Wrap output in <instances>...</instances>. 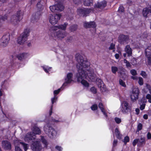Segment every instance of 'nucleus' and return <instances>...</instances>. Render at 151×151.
<instances>
[{
    "label": "nucleus",
    "mask_w": 151,
    "mask_h": 151,
    "mask_svg": "<svg viewBox=\"0 0 151 151\" xmlns=\"http://www.w3.org/2000/svg\"><path fill=\"white\" fill-rule=\"evenodd\" d=\"M115 57L116 59H118L119 57V54L116 53L115 55Z\"/></svg>",
    "instance_id": "nucleus-56"
},
{
    "label": "nucleus",
    "mask_w": 151,
    "mask_h": 151,
    "mask_svg": "<svg viewBox=\"0 0 151 151\" xmlns=\"http://www.w3.org/2000/svg\"><path fill=\"white\" fill-rule=\"evenodd\" d=\"M149 11L147 8H145L143 9L142 11L143 16L145 17H147V14L149 13Z\"/></svg>",
    "instance_id": "nucleus-27"
},
{
    "label": "nucleus",
    "mask_w": 151,
    "mask_h": 151,
    "mask_svg": "<svg viewBox=\"0 0 151 151\" xmlns=\"http://www.w3.org/2000/svg\"><path fill=\"white\" fill-rule=\"evenodd\" d=\"M121 110L123 113H125L130 109L131 107L126 101H124L121 104Z\"/></svg>",
    "instance_id": "nucleus-14"
},
{
    "label": "nucleus",
    "mask_w": 151,
    "mask_h": 151,
    "mask_svg": "<svg viewBox=\"0 0 151 151\" xmlns=\"http://www.w3.org/2000/svg\"><path fill=\"white\" fill-rule=\"evenodd\" d=\"M135 111H136V112L137 113V114H138L139 113V109H136L135 110Z\"/></svg>",
    "instance_id": "nucleus-59"
},
{
    "label": "nucleus",
    "mask_w": 151,
    "mask_h": 151,
    "mask_svg": "<svg viewBox=\"0 0 151 151\" xmlns=\"http://www.w3.org/2000/svg\"><path fill=\"white\" fill-rule=\"evenodd\" d=\"M147 102V100L145 98L143 97L142 98V99L141 100L140 103H145V104Z\"/></svg>",
    "instance_id": "nucleus-46"
},
{
    "label": "nucleus",
    "mask_w": 151,
    "mask_h": 151,
    "mask_svg": "<svg viewBox=\"0 0 151 151\" xmlns=\"http://www.w3.org/2000/svg\"><path fill=\"white\" fill-rule=\"evenodd\" d=\"M146 56L148 59V63L151 64V46H148L145 50Z\"/></svg>",
    "instance_id": "nucleus-18"
},
{
    "label": "nucleus",
    "mask_w": 151,
    "mask_h": 151,
    "mask_svg": "<svg viewBox=\"0 0 151 151\" xmlns=\"http://www.w3.org/2000/svg\"><path fill=\"white\" fill-rule=\"evenodd\" d=\"M118 142V141L114 139L113 141V147H115L116 146Z\"/></svg>",
    "instance_id": "nucleus-51"
},
{
    "label": "nucleus",
    "mask_w": 151,
    "mask_h": 151,
    "mask_svg": "<svg viewBox=\"0 0 151 151\" xmlns=\"http://www.w3.org/2000/svg\"><path fill=\"white\" fill-rule=\"evenodd\" d=\"M118 11L120 13L123 12L124 11V7L122 6H120L119 7Z\"/></svg>",
    "instance_id": "nucleus-38"
},
{
    "label": "nucleus",
    "mask_w": 151,
    "mask_h": 151,
    "mask_svg": "<svg viewBox=\"0 0 151 151\" xmlns=\"http://www.w3.org/2000/svg\"><path fill=\"white\" fill-rule=\"evenodd\" d=\"M114 120L115 122L117 124H120L122 122L121 119L117 117L115 118Z\"/></svg>",
    "instance_id": "nucleus-36"
},
{
    "label": "nucleus",
    "mask_w": 151,
    "mask_h": 151,
    "mask_svg": "<svg viewBox=\"0 0 151 151\" xmlns=\"http://www.w3.org/2000/svg\"><path fill=\"white\" fill-rule=\"evenodd\" d=\"M55 148L59 151H62V148L61 147L58 146H56Z\"/></svg>",
    "instance_id": "nucleus-53"
},
{
    "label": "nucleus",
    "mask_w": 151,
    "mask_h": 151,
    "mask_svg": "<svg viewBox=\"0 0 151 151\" xmlns=\"http://www.w3.org/2000/svg\"><path fill=\"white\" fill-rule=\"evenodd\" d=\"M91 90L93 93H95L96 92V89L94 87H92L91 89Z\"/></svg>",
    "instance_id": "nucleus-49"
},
{
    "label": "nucleus",
    "mask_w": 151,
    "mask_h": 151,
    "mask_svg": "<svg viewBox=\"0 0 151 151\" xmlns=\"http://www.w3.org/2000/svg\"><path fill=\"white\" fill-rule=\"evenodd\" d=\"M140 75L144 78H146L147 75L146 73L143 71H142L140 73Z\"/></svg>",
    "instance_id": "nucleus-48"
},
{
    "label": "nucleus",
    "mask_w": 151,
    "mask_h": 151,
    "mask_svg": "<svg viewBox=\"0 0 151 151\" xmlns=\"http://www.w3.org/2000/svg\"><path fill=\"white\" fill-rule=\"evenodd\" d=\"M77 28V26L76 25H73L70 27V29L72 31L76 30Z\"/></svg>",
    "instance_id": "nucleus-32"
},
{
    "label": "nucleus",
    "mask_w": 151,
    "mask_h": 151,
    "mask_svg": "<svg viewBox=\"0 0 151 151\" xmlns=\"http://www.w3.org/2000/svg\"><path fill=\"white\" fill-rule=\"evenodd\" d=\"M84 5L85 6H89L93 4V0H83Z\"/></svg>",
    "instance_id": "nucleus-24"
},
{
    "label": "nucleus",
    "mask_w": 151,
    "mask_h": 151,
    "mask_svg": "<svg viewBox=\"0 0 151 151\" xmlns=\"http://www.w3.org/2000/svg\"><path fill=\"white\" fill-rule=\"evenodd\" d=\"M14 143L15 145V151H22L20 148V146H22L25 151H26L28 149L29 146L26 144L21 142L17 140L14 141Z\"/></svg>",
    "instance_id": "nucleus-8"
},
{
    "label": "nucleus",
    "mask_w": 151,
    "mask_h": 151,
    "mask_svg": "<svg viewBox=\"0 0 151 151\" xmlns=\"http://www.w3.org/2000/svg\"><path fill=\"white\" fill-rule=\"evenodd\" d=\"M129 139L128 136H126L124 137L123 142H124L125 144H126L127 142L129 141Z\"/></svg>",
    "instance_id": "nucleus-37"
},
{
    "label": "nucleus",
    "mask_w": 151,
    "mask_h": 151,
    "mask_svg": "<svg viewBox=\"0 0 151 151\" xmlns=\"http://www.w3.org/2000/svg\"><path fill=\"white\" fill-rule=\"evenodd\" d=\"M2 146L6 150H10L11 149L10 143L7 141H3L2 142Z\"/></svg>",
    "instance_id": "nucleus-19"
},
{
    "label": "nucleus",
    "mask_w": 151,
    "mask_h": 151,
    "mask_svg": "<svg viewBox=\"0 0 151 151\" xmlns=\"http://www.w3.org/2000/svg\"><path fill=\"white\" fill-rule=\"evenodd\" d=\"M127 3L129 4L130 5L132 4V1H130V0H128V1H127Z\"/></svg>",
    "instance_id": "nucleus-61"
},
{
    "label": "nucleus",
    "mask_w": 151,
    "mask_h": 151,
    "mask_svg": "<svg viewBox=\"0 0 151 151\" xmlns=\"http://www.w3.org/2000/svg\"><path fill=\"white\" fill-rule=\"evenodd\" d=\"M90 12V9H80L77 10L78 14L80 16H87Z\"/></svg>",
    "instance_id": "nucleus-16"
},
{
    "label": "nucleus",
    "mask_w": 151,
    "mask_h": 151,
    "mask_svg": "<svg viewBox=\"0 0 151 151\" xmlns=\"http://www.w3.org/2000/svg\"><path fill=\"white\" fill-rule=\"evenodd\" d=\"M124 63L126 64V65L127 68H130L131 67V65L130 63L126 59H124Z\"/></svg>",
    "instance_id": "nucleus-33"
},
{
    "label": "nucleus",
    "mask_w": 151,
    "mask_h": 151,
    "mask_svg": "<svg viewBox=\"0 0 151 151\" xmlns=\"http://www.w3.org/2000/svg\"><path fill=\"white\" fill-rule=\"evenodd\" d=\"M138 139L139 140L138 146H141L145 144V142L144 137H142L140 139Z\"/></svg>",
    "instance_id": "nucleus-28"
},
{
    "label": "nucleus",
    "mask_w": 151,
    "mask_h": 151,
    "mask_svg": "<svg viewBox=\"0 0 151 151\" xmlns=\"http://www.w3.org/2000/svg\"><path fill=\"white\" fill-rule=\"evenodd\" d=\"M63 88V87L62 88ZM61 88H61H60L58 89V90H55L54 91V96L58 94L59 93L60 91Z\"/></svg>",
    "instance_id": "nucleus-44"
},
{
    "label": "nucleus",
    "mask_w": 151,
    "mask_h": 151,
    "mask_svg": "<svg viewBox=\"0 0 151 151\" xmlns=\"http://www.w3.org/2000/svg\"><path fill=\"white\" fill-rule=\"evenodd\" d=\"M22 12L20 11H19L17 12L16 15L12 16L9 20L13 24H16L22 19Z\"/></svg>",
    "instance_id": "nucleus-6"
},
{
    "label": "nucleus",
    "mask_w": 151,
    "mask_h": 151,
    "mask_svg": "<svg viewBox=\"0 0 151 151\" xmlns=\"http://www.w3.org/2000/svg\"><path fill=\"white\" fill-rule=\"evenodd\" d=\"M49 8L52 12H57L62 11L64 9V7L61 4H58L50 6Z\"/></svg>",
    "instance_id": "nucleus-10"
},
{
    "label": "nucleus",
    "mask_w": 151,
    "mask_h": 151,
    "mask_svg": "<svg viewBox=\"0 0 151 151\" xmlns=\"http://www.w3.org/2000/svg\"><path fill=\"white\" fill-rule=\"evenodd\" d=\"M139 93V90L138 88H134L133 89L131 95V98L132 101H134L138 99Z\"/></svg>",
    "instance_id": "nucleus-13"
},
{
    "label": "nucleus",
    "mask_w": 151,
    "mask_h": 151,
    "mask_svg": "<svg viewBox=\"0 0 151 151\" xmlns=\"http://www.w3.org/2000/svg\"><path fill=\"white\" fill-rule=\"evenodd\" d=\"M57 98L56 95H54L53 98L51 99V102L52 104H53L54 102H56L57 100Z\"/></svg>",
    "instance_id": "nucleus-40"
},
{
    "label": "nucleus",
    "mask_w": 151,
    "mask_h": 151,
    "mask_svg": "<svg viewBox=\"0 0 151 151\" xmlns=\"http://www.w3.org/2000/svg\"><path fill=\"white\" fill-rule=\"evenodd\" d=\"M6 0H0V1L2 3H4L6 1Z\"/></svg>",
    "instance_id": "nucleus-63"
},
{
    "label": "nucleus",
    "mask_w": 151,
    "mask_h": 151,
    "mask_svg": "<svg viewBox=\"0 0 151 151\" xmlns=\"http://www.w3.org/2000/svg\"><path fill=\"white\" fill-rule=\"evenodd\" d=\"M98 106L96 104H94L91 107V109L93 111L97 109Z\"/></svg>",
    "instance_id": "nucleus-42"
},
{
    "label": "nucleus",
    "mask_w": 151,
    "mask_h": 151,
    "mask_svg": "<svg viewBox=\"0 0 151 151\" xmlns=\"http://www.w3.org/2000/svg\"><path fill=\"white\" fill-rule=\"evenodd\" d=\"M28 55L27 53H23L21 54H19L17 56V57L19 60H22L23 59L27 57Z\"/></svg>",
    "instance_id": "nucleus-23"
},
{
    "label": "nucleus",
    "mask_w": 151,
    "mask_h": 151,
    "mask_svg": "<svg viewBox=\"0 0 151 151\" xmlns=\"http://www.w3.org/2000/svg\"><path fill=\"white\" fill-rule=\"evenodd\" d=\"M99 107L100 108L101 111L103 113L104 115L106 117H107V115L105 112L104 109L103 108V104L101 103H99Z\"/></svg>",
    "instance_id": "nucleus-25"
},
{
    "label": "nucleus",
    "mask_w": 151,
    "mask_h": 151,
    "mask_svg": "<svg viewBox=\"0 0 151 151\" xmlns=\"http://www.w3.org/2000/svg\"><path fill=\"white\" fill-rule=\"evenodd\" d=\"M67 25V23H65L63 24L52 27V29L55 32V36L60 40L65 37L67 35V33L66 31H63L62 30H65Z\"/></svg>",
    "instance_id": "nucleus-2"
},
{
    "label": "nucleus",
    "mask_w": 151,
    "mask_h": 151,
    "mask_svg": "<svg viewBox=\"0 0 151 151\" xmlns=\"http://www.w3.org/2000/svg\"><path fill=\"white\" fill-rule=\"evenodd\" d=\"M115 133L117 138L121 139L122 137V135L120 133L118 128H116L115 129Z\"/></svg>",
    "instance_id": "nucleus-26"
},
{
    "label": "nucleus",
    "mask_w": 151,
    "mask_h": 151,
    "mask_svg": "<svg viewBox=\"0 0 151 151\" xmlns=\"http://www.w3.org/2000/svg\"><path fill=\"white\" fill-rule=\"evenodd\" d=\"M115 45L113 43L111 44L110 46L109 47V50L113 49L114 48Z\"/></svg>",
    "instance_id": "nucleus-52"
},
{
    "label": "nucleus",
    "mask_w": 151,
    "mask_h": 151,
    "mask_svg": "<svg viewBox=\"0 0 151 151\" xmlns=\"http://www.w3.org/2000/svg\"><path fill=\"white\" fill-rule=\"evenodd\" d=\"M139 142V140L138 139H135L134 140L133 142V145L134 146L137 143L138 144Z\"/></svg>",
    "instance_id": "nucleus-47"
},
{
    "label": "nucleus",
    "mask_w": 151,
    "mask_h": 151,
    "mask_svg": "<svg viewBox=\"0 0 151 151\" xmlns=\"http://www.w3.org/2000/svg\"><path fill=\"white\" fill-rule=\"evenodd\" d=\"M29 29H25L23 33L18 38L17 43L20 45L24 44L27 40V37L29 35Z\"/></svg>",
    "instance_id": "nucleus-5"
},
{
    "label": "nucleus",
    "mask_w": 151,
    "mask_h": 151,
    "mask_svg": "<svg viewBox=\"0 0 151 151\" xmlns=\"http://www.w3.org/2000/svg\"><path fill=\"white\" fill-rule=\"evenodd\" d=\"M148 10L149 11V12L150 13H151V6L149 7L148 8H147Z\"/></svg>",
    "instance_id": "nucleus-60"
},
{
    "label": "nucleus",
    "mask_w": 151,
    "mask_h": 151,
    "mask_svg": "<svg viewBox=\"0 0 151 151\" xmlns=\"http://www.w3.org/2000/svg\"><path fill=\"white\" fill-rule=\"evenodd\" d=\"M130 73L133 76L136 75L137 74L136 70L134 69L131 70H130Z\"/></svg>",
    "instance_id": "nucleus-45"
},
{
    "label": "nucleus",
    "mask_w": 151,
    "mask_h": 151,
    "mask_svg": "<svg viewBox=\"0 0 151 151\" xmlns=\"http://www.w3.org/2000/svg\"><path fill=\"white\" fill-rule=\"evenodd\" d=\"M147 137L148 139H151V134L150 132H148L147 134Z\"/></svg>",
    "instance_id": "nucleus-54"
},
{
    "label": "nucleus",
    "mask_w": 151,
    "mask_h": 151,
    "mask_svg": "<svg viewBox=\"0 0 151 151\" xmlns=\"http://www.w3.org/2000/svg\"><path fill=\"white\" fill-rule=\"evenodd\" d=\"M31 147L33 151H40L42 149L40 142L38 141L34 142Z\"/></svg>",
    "instance_id": "nucleus-12"
},
{
    "label": "nucleus",
    "mask_w": 151,
    "mask_h": 151,
    "mask_svg": "<svg viewBox=\"0 0 151 151\" xmlns=\"http://www.w3.org/2000/svg\"><path fill=\"white\" fill-rule=\"evenodd\" d=\"M73 39V37L72 36H70L68 37L67 40L69 41H71Z\"/></svg>",
    "instance_id": "nucleus-55"
},
{
    "label": "nucleus",
    "mask_w": 151,
    "mask_h": 151,
    "mask_svg": "<svg viewBox=\"0 0 151 151\" xmlns=\"http://www.w3.org/2000/svg\"><path fill=\"white\" fill-rule=\"evenodd\" d=\"M132 78L134 80L138 79V83L139 85L140 86H142L143 85L144 82L143 78L141 77H139L138 78L137 76H133L132 77Z\"/></svg>",
    "instance_id": "nucleus-22"
},
{
    "label": "nucleus",
    "mask_w": 151,
    "mask_h": 151,
    "mask_svg": "<svg viewBox=\"0 0 151 151\" xmlns=\"http://www.w3.org/2000/svg\"><path fill=\"white\" fill-rule=\"evenodd\" d=\"M44 130L50 138L54 139L56 137L57 135L56 131L49 124H47L45 126Z\"/></svg>",
    "instance_id": "nucleus-4"
},
{
    "label": "nucleus",
    "mask_w": 151,
    "mask_h": 151,
    "mask_svg": "<svg viewBox=\"0 0 151 151\" xmlns=\"http://www.w3.org/2000/svg\"><path fill=\"white\" fill-rule=\"evenodd\" d=\"M118 68L117 67L115 66H112L111 67V71L113 73L115 74Z\"/></svg>",
    "instance_id": "nucleus-35"
},
{
    "label": "nucleus",
    "mask_w": 151,
    "mask_h": 151,
    "mask_svg": "<svg viewBox=\"0 0 151 151\" xmlns=\"http://www.w3.org/2000/svg\"><path fill=\"white\" fill-rule=\"evenodd\" d=\"M7 14L4 15V16H1L0 17V20L4 21L6 20L8 18Z\"/></svg>",
    "instance_id": "nucleus-34"
},
{
    "label": "nucleus",
    "mask_w": 151,
    "mask_h": 151,
    "mask_svg": "<svg viewBox=\"0 0 151 151\" xmlns=\"http://www.w3.org/2000/svg\"><path fill=\"white\" fill-rule=\"evenodd\" d=\"M61 17L60 14H51L49 17L50 22L53 25L57 24Z\"/></svg>",
    "instance_id": "nucleus-9"
},
{
    "label": "nucleus",
    "mask_w": 151,
    "mask_h": 151,
    "mask_svg": "<svg viewBox=\"0 0 151 151\" xmlns=\"http://www.w3.org/2000/svg\"><path fill=\"white\" fill-rule=\"evenodd\" d=\"M143 118L145 119H148V117L147 115L145 114L143 115Z\"/></svg>",
    "instance_id": "nucleus-57"
},
{
    "label": "nucleus",
    "mask_w": 151,
    "mask_h": 151,
    "mask_svg": "<svg viewBox=\"0 0 151 151\" xmlns=\"http://www.w3.org/2000/svg\"><path fill=\"white\" fill-rule=\"evenodd\" d=\"M146 99L148 100V101L151 103V95L148 94L146 95Z\"/></svg>",
    "instance_id": "nucleus-39"
},
{
    "label": "nucleus",
    "mask_w": 151,
    "mask_h": 151,
    "mask_svg": "<svg viewBox=\"0 0 151 151\" xmlns=\"http://www.w3.org/2000/svg\"><path fill=\"white\" fill-rule=\"evenodd\" d=\"M106 2L105 1H103L100 2H98L94 6L95 9H98L99 11L103 9L106 6Z\"/></svg>",
    "instance_id": "nucleus-17"
},
{
    "label": "nucleus",
    "mask_w": 151,
    "mask_h": 151,
    "mask_svg": "<svg viewBox=\"0 0 151 151\" xmlns=\"http://www.w3.org/2000/svg\"><path fill=\"white\" fill-rule=\"evenodd\" d=\"M43 4V1H41L38 2L37 4V7L40 9H43L44 8V6Z\"/></svg>",
    "instance_id": "nucleus-30"
},
{
    "label": "nucleus",
    "mask_w": 151,
    "mask_h": 151,
    "mask_svg": "<svg viewBox=\"0 0 151 151\" xmlns=\"http://www.w3.org/2000/svg\"><path fill=\"white\" fill-rule=\"evenodd\" d=\"M76 67L78 73L77 74L78 81L84 86L88 87L89 83L84 79L89 81H93L96 79V76L93 69L90 67L89 62L84 59L82 56L78 55L76 58Z\"/></svg>",
    "instance_id": "nucleus-1"
},
{
    "label": "nucleus",
    "mask_w": 151,
    "mask_h": 151,
    "mask_svg": "<svg viewBox=\"0 0 151 151\" xmlns=\"http://www.w3.org/2000/svg\"><path fill=\"white\" fill-rule=\"evenodd\" d=\"M84 26L85 27L89 28L92 27L94 28L96 27V25L95 22H85L84 24Z\"/></svg>",
    "instance_id": "nucleus-20"
},
{
    "label": "nucleus",
    "mask_w": 151,
    "mask_h": 151,
    "mask_svg": "<svg viewBox=\"0 0 151 151\" xmlns=\"http://www.w3.org/2000/svg\"><path fill=\"white\" fill-rule=\"evenodd\" d=\"M10 35L8 34L4 35L0 40V46L4 47L7 46L10 40Z\"/></svg>",
    "instance_id": "nucleus-7"
},
{
    "label": "nucleus",
    "mask_w": 151,
    "mask_h": 151,
    "mask_svg": "<svg viewBox=\"0 0 151 151\" xmlns=\"http://www.w3.org/2000/svg\"><path fill=\"white\" fill-rule=\"evenodd\" d=\"M125 50L127 54L128 57L131 56L132 54V50L130 47L129 45H128L126 46L125 48Z\"/></svg>",
    "instance_id": "nucleus-21"
},
{
    "label": "nucleus",
    "mask_w": 151,
    "mask_h": 151,
    "mask_svg": "<svg viewBox=\"0 0 151 151\" xmlns=\"http://www.w3.org/2000/svg\"><path fill=\"white\" fill-rule=\"evenodd\" d=\"M41 141L44 145V147H46L47 145L48 144L46 140L44 139V137H41Z\"/></svg>",
    "instance_id": "nucleus-31"
},
{
    "label": "nucleus",
    "mask_w": 151,
    "mask_h": 151,
    "mask_svg": "<svg viewBox=\"0 0 151 151\" xmlns=\"http://www.w3.org/2000/svg\"><path fill=\"white\" fill-rule=\"evenodd\" d=\"M32 130L33 132L28 133L25 137L24 139L25 141L29 142L30 141L35 139V134H39L41 133V130L37 127H34Z\"/></svg>",
    "instance_id": "nucleus-3"
},
{
    "label": "nucleus",
    "mask_w": 151,
    "mask_h": 151,
    "mask_svg": "<svg viewBox=\"0 0 151 151\" xmlns=\"http://www.w3.org/2000/svg\"><path fill=\"white\" fill-rule=\"evenodd\" d=\"M36 0H31V4H33L35 2Z\"/></svg>",
    "instance_id": "nucleus-64"
},
{
    "label": "nucleus",
    "mask_w": 151,
    "mask_h": 151,
    "mask_svg": "<svg viewBox=\"0 0 151 151\" xmlns=\"http://www.w3.org/2000/svg\"><path fill=\"white\" fill-rule=\"evenodd\" d=\"M42 67L44 70L47 73H48L49 71H50L51 69V67H49L46 65L44 66H43Z\"/></svg>",
    "instance_id": "nucleus-29"
},
{
    "label": "nucleus",
    "mask_w": 151,
    "mask_h": 151,
    "mask_svg": "<svg viewBox=\"0 0 151 151\" xmlns=\"http://www.w3.org/2000/svg\"><path fill=\"white\" fill-rule=\"evenodd\" d=\"M140 109L141 110H143L145 108V107L146 105L145 104V103H140Z\"/></svg>",
    "instance_id": "nucleus-43"
},
{
    "label": "nucleus",
    "mask_w": 151,
    "mask_h": 151,
    "mask_svg": "<svg viewBox=\"0 0 151 151\" xmlns=\"http://www.w3.org/2000/svg\"><path fill=\"white\" fill-rule=\"evenodd\" d=\"M142 128V125L141 123H139L137 126V130H140Z\"/></svg>",
    "instance_id": "nucleus-50"
},
{
    "label": "nucleus",
    "mask_w": 151,
    "mask_h": 151,
    "mask_svg": "<svg viewBox=\"0 0 151 151\" xmlns=\"http://www.w3.org/2000/svg\"><path fill=\"white\" fill-rule=\"evenodd\" d=\"M119 83L122 86L125 87L126 86V85L125 83L121 79H120L119 80Z\"/></svg>",
    "instance_id": "nucleus-41"
},
{
    "label": "nucleus",
    "mask_w": 151,
    "mask_h": 151,
    "mask_svg": "<svg viewBox=\"0 0 151 151\" xmlns=\"http://www.w3.org/2000/svg\"><path fill=\"white\" fill-rule=\"evenodd\" d=\"M148 114L149 115H151V110L148 112Z\"/></svg>",
    "instance_id": "nucleus-62"
},
{
    "label": "nucleus",
    "mask_w": 151,
    "mask_h": 151,
    "mask_svg": "<svg viewBox=\"0 0 151 151\" xmlns=\"http://www.w3.org/2000/svg\"><path fill=\"white\" fill-rule=\"evenodd\" d=\"M118 41L121 44H127L129 42V36L124 35H120L119 37Z\"/></svg>",
    "instance_id": "nucleus-11"
},
{
    "label": "nucleus",
    "mask_w": 151,
    "mask_h": 151,
    "mask_svg": "<svg viewBox=\"0 0 151 151\" xmlns=\"http://www.w3.org/2000/svg\"><path fill=\"white\" fill-rule=\"evenodd\" d=\"M132 62H136V60L135 58H133L132 60Z\"/></svg>",
    "instance_id": "nucleus-58"
},
{
    "label": "nucleus",
    "mask_w": 151,
    "mask_h": 151,
    "mask_svg": "<svg viewBox=\"0 0 151 151\" xmlns=\"http://www.w3.org/2000/svg\"><path fill=\"white\" fill-rule=\"evenodd\" d=\"M73 74L71 73H68L67 75L66 78L65 79L64 83L63 84L61 88L64 87L70 84L72 81Z\"/></svg>",
    "instance_id": "nucleus-15"
}]
</instances>
